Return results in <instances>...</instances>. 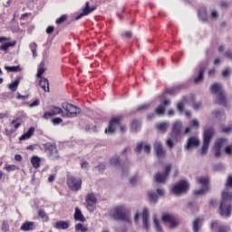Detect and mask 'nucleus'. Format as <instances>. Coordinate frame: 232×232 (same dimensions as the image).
<instances>
[{"label":"nucleus","mask_w":232,"mask_h":232,"mask_svg":"<svg viewBox=\"0 0 232 232\" xmlns=\"http://www.w3.org/2000/svg\"><path fill=\"white\" fill-rule=\"evenodd\" d=\"M215 137V130L213 128L205 129L203 133V146L200 150L201 155H207L208 150H209V144Z\"/></svg>","instance_id":"nucleus-1"},{"label":"nucleus","mask_w":232,"mask_h":232,"mask_svg":"<svg viewBox=\"0 0 232 232\" xmlns=\"http://www.w3.org/2000/svg\"><path fill=\"white\" fill-rule=\"evenodd\" d=\"M189 190V182L188 180L182 179L176 184H174L171 188V192L173 195L177 197H180L182 195H186Z\"/></svg>","instance_id":"nucleus-2"},{"label":"nucleus","mask_w":232,"mask_h":232,"mask_svg":"<svg viewBox=\"0 0 232 232\" xmlns=\"http://www.w3.org/2000/svg\"><path fill=\"white\" fill-rule=\"evenodd\" d=\"M198 184L202 186V188L196 190L194 195L198 197H202V195H206L209 191V179L206 177H200L197 179Z\"/></svg>","instance_id":"nucleus-3"},{"label":"nucleus","mask_w":232,"mask_h":232,"mask_svg":"<svg viewBox=\"0 0 232 232\" xmlns=\"http://www.w3.org/2000/svg\"><path fill=\"white\" fill-rule=\"evenodd\" d=\"M142 218V224H143V227L144 229H146V231H149L150 226V210H148V208H144L142 213H136L135 217H134V222H136V224L139 223V218Z\"/></svg>","instance_id":"nucleus-4"},{"label":"nucleus","mask_w":232,"mask_h":232,"mask_svg":"<svg viewBox=\"0 0 232 232\" xmlns=\"http://www.w3.org/2000/svg\"><path fill=\"white\" fill-rule=\"evenodd\" d=\"M62 108L66 111L65 117H77L81 113V108L69 102L62 103Z\"/></svg>","instance_id":"nucleus-5"},{"label":"nucleus","mask_w":232,"mask_h":232,"mask_svg":"<svg viewBox=\"0 0 232 232\" xmlns=\"http://www.w3.org/2000/svg\"><path fill=\"white\" fill-rule=\"evenodd\" d=\"M67 186L72 191H80L81 188H82V179L69 176L67 178Z\"/></svg>","instance_id":"nucleus-6"},{"label":"nucleus","mask_w":232,"mask_h":232,"mask_svg":"<svg viewBox=\"0 0 232 232\" xmlns=\"http://www.w3.org/2000/svg\"><path fill=\"white\" fill-rule=\"evenodd\" d=\"M117 220H121L122 222H131V218H130V214L128 213V208H126V206H118Z\"/></svg>","instance_id":"nucleus-7"},{"label":"nucleus","mask_w":232,"mask_h":232,"mask_svg":"<svg viewBox=\"0 0 232 232\" xmlns=\"http://www.w3.org/2000/svg\"><path fill=\"white\" fill-rule=\"evenodd\" d=\"M170 172H171V164H168L165 167L164 173L158 172L154 176L156 182H158V184H164L166 182V180H168V177H169Z\"/></svg>","instance_id":"nucleus-8"},{"label":"nucleus","mask_w":232,"mask_h":232,"mask_svg":"<svg viewBox=\"0 0 232 232\" xmlns=\"http://www.w3.org/2000/svg\"><path fill=\"white\" fill-rule=\"evenodd\" d=\"M211 92L212 93H216V95L218 96L220 104H226V93H224L221 83H214L211 86Z\"/></svg>","instance_id":"nucleus-9"},{"label":"nucleus","mask_w":232,"mask_h":232,"mask_svg":"<svg viewBox=\"0 0 232 232\" xmlns=\"http://www.w3.org/2000/svg\"><path fill=\"white\" fill-rule=\"evenodd\" d=\"M45 150L49 154V159H51V160H59V150H57V146L54 143H46Z\"/></svg>","instance_id":"nucleus-10"},{"label":"nucleus","mask_w":232,"mask_h":232,"mask_svg":"<svg viewBox=\"0 0 232 232\" xmlns=\"http://www.w3.org/2000/svg\"><path fill=\"white\" fill-rule=\"evenodd\" d=\"M183 128H184V125H182V122L175 121L172 125V130L170 133L172 139H175L176 140H178V139H180L182 135Z\"/></svg>","instance_id":"nucleus-11"},{"label":"nucleus","mask_w":232,"mask_h":232,"mask_svg":"<svg viewBox=\"0 0 232 232\" xmlns=\"http://www.w3.org/2000/svg\"><path fill=\"white\" fill-rule=\"evenodd\" d=\"M162 220L163 222H165V224H168L170 229H173L179 226V221L177 220V218H175L174 216L169 213L163 214Z\"/></svg>","instance_id":"nucleus-12"},{"label":"nucleus","mask_w":232,"mask_h":232,"mask_svg":"<svg viewBox=\"0 0 232 232\" xmlns=\"http://www.w3.org/2000/svg\"><path fill=\"white\" fill-rule=\"evenodd\" d=\"M219 213L221 217H224L225 218H229L232 213V206L227 205L226 201H221V204L219 206Z\"/></svg>","instance_id":"nucleus-13"},{"label":"nucleus","mask_w":232,"mask_h":232,"mask_svg":"<svg viewBox=\"0 0 232 232\" xmlns=\"http://www.w3.org/2000/svg\"><path fill=\"white\" fill-rule=\"evenodd\" d=\"M85 202L87 205L88 211H90L91 213H93V208H95V204H97V198L95 197V194L93 193L87 194L85 197Z\"/></svg>","instance_id":"nucleus-14"},{"label":"nucleus","mask_w":232,"mask_h":232,"mask_svg":"<svg viewBox=\"0 0 232 232\" xmlns=\"http://www.w3.org/2000/svg\"><path fill=\"white\" fill-rule=\"evenodd\" d=\"M224 146H227V139L220 138V139L217 140V141L215 143L216 157H221L222 152L220 151V150H222V148H224Z\"/></svg>","instance_id":"nucleus-15"},{"label":"nucleus","mask_w":232,"mask_h":232,"mask_svg":"<svg viewBox=\"0 0 232 232\" xmlns=\"http://www.w3.org/2000/svg\"><path fill=\"white\" fill-rule=\"evenodd\" d=\"M212 229H218V232H229L231 231V227L229 225H220L218 221H212Z\"/></svg>","instance_id":"nucleus-16"},{"label":"nucleus","mask_w":232,"mask_h":232,"mask_svg":"<svg viewBox=\"0 0 232 232\" xmlns=\"http://www.w3.org/2000/svg\"><path fill=\"white\" fill-rule=\"evenodd\" d=\"M187 103H188V98L184 97L183 100L178 103L177 109L179 111V113H185V116L189 118L191 117V111H184V106H186Z\"/></svg>","instance_id":"nucleus-17"},{"label":"nucleus","mask_w":232,"mask_h":232,"mask_svg":"<svg viewBox=\"0 0 232 232\" xmlns=\"http://www.w3.org/2000/svg\"><path fill=\"white\" fill-rule=\"evenodd\" d=\"M95 8V6L90 7V2H86L85 8L82 10V13H81L78 16L75 17V21H79V19L84 17V15L92 14V12H94Z\"/></svg>","instance_id":"nucleus-18"},{"label":"nucleus","mask_w":232,"mask_h":232,"mask_svg":"<svg viewBox=\"0 0 232 232\" xmlns=\"http://www.w3.org/2000/svg\"><path fill=\"white\" fill-rule=\"evenodd\" d=\"M115 130H117V117L111 119L108 129H105V133L107 135H113V133H115Z\"/></svg>","instance_id":"nucleus-19"},{"label":"nucleus","mask_w":232,"mask_h":232,"mask_svg":"<svg viewBox=\"0 0 232 232\" xmlns=\"http://www.w3.org/2000/svg\"><path fill=\"white\" fill-rule=\"evenodd\" d=\"M154 149L156 150L157 156L160 159H162V157L166 156V151L164 150V146H162V142L160 141H156L154 143Z\"/></svg>","instance_id":"nucleus-20"},{"label":"nucleus","mask_w":232,"mask_h":232,"mask_svg":"<svg viewBox=\"0 0 232 232\" xmlns=\"http://www.w3.org/2000/svg\"><path fill=\"white\" fill-rule=\"evenodd\" d=\"M142 150L145 151V153H150L151 151V145L150 144H144V143H139L135 149L136 153H142Z\"/></svg>","instance_id":"nucleus-21"},{"label":"nucleus","mask_w":232,"mask_h":232,"mask_svg":"<svg viewBox=\"0 0 232 232\" xmlns=\"http://www.w3.org/2000/svg\"><path fill=\"white\" fill-rule=\"evenodd\" d=\"M200 144V140L197 137H191L188 139V143L186 145L187 150H191V148H197Z\"/></svg>","instance_id":"nucleus-22"},{"label":"nucleus","mask_w":232,"mask_h":232,"mask_svg":"<svg viewBox=\"0 0 232 232\" xmlns=\"http://www.w3.org/2000/svg\"><path fill=\"white\" fill-rule=\"evenodd\" d=\"M35 227V222L26 221L21 226L20 229L21 231H34Z\"/></svg>","instance_id":"nucleus-23"},{"label":"nucleus","mask_w":232,"mask_h":232,"mask_svg":"<svg viewBox=\"0 0 232 232\" xmlns=\"http://www.w3.org/2000/svg\"><path fill=\"white\" fill-rule=\"evenodd\" d=\"M39 84L44 92H50V82L47 80V78H40Z\"/></svg>","instance_id":"nucleus-24"},{"label":"nucleus","mask_w":232,"mask_h":232,"mask_svg":"<svg viewBox=\"0 0 232 232\" xmlns=\"http://www.w3.org/2000/svg\"><path fill=\"white\" fill-rule=\"evenodd\" d=\"M117 126L121 133L126 132L128 127L122 122V116L117 117Z\"/></svg>","instance_id":"nucleus-25"},{"label":"nucleus","mask_w":232,"mask_h":232,"mask_svg":"<svg viewBox=\"0 0 232 232\" xmlns=\"http://www.w3.org/2000/svg\"><path fill=\"white\" fill-rule=\"evenodd\" d=\"M169 128V121H163L157 124V129L159 130V131H161V133H166Z\"/></svg>","instance_id":"nucleus-26"},{"label":"nucleus","mask_w":232,"mask_h":232,"mask_svg":"<svg viewBox=\"0 0 232 232\" xmlns=\"http://www.w3.org/2000/svg\"><path fill=\"white\" fill-rule=\"evenodd\" d=\"M74 220H77L78 222H86V218L79 208H75Z\"/></svg>","instance_id":"nucleus-27"},{"label":"nucleus","mask_w":232,"mask_h":232,"mask_svg":"<svg viewBox=\"0 0 232 232\" xmlns=\"http://www.w3.org/2000/svg\"><path fill=\"white\" fill-rule=\"evenodd\" d=\"M35 132V129L34 127H31L27 132L24 133L20 138L19 140H28L34 135Z\"/></svg>","instance_id":"nucleus-28"},{"label":"nucleus","mask_w":232,"mask_h":232,"mask_svg":"<svg viewBox=\"0 0 232 232\" xmlns=\"http://www.w3.org/2000/svg\"><path fill=\"white\" fill-rule=\"evenodd\" d=\"M227 200L232 201V192L227 190V188H225L222 191V200H221V202H227Z\"/></svg>","instance_id":"nucleus-29"},{"label":"nucleus","mask_w":232,"mask_h":232,"mask_svg":"<svg viewBox=\"0 0 232 232\" xmlns=\"http://www.w3.org/2000/svg\"><path fill=\"white\" fill-rule=\"evenodd\" d=\"M55 229H68L70 227V222L68 221H58L53 226Z\"/></svg>","instance_id":"nucleus-30"},{"label":"nucleus","mask_w":232,"mask_h":232,"mask_svg":"<svg viewBox=\"0 0 232 232\" xmlns=\"http://www.w3.org/2000/svg\"><path fill=\"white\" fill-rule=\"evenodd\" d=\"M31 164L33 168L39 169V168H41V158H39V156H33L31 158Z\"/></svg>","instance_id":"nucleus-31"},{"label":"nucleus","mask_w":232,"mask_h":232,"mask_svg":"<svg viewBox=\"0 0 232 232\" xmlns=\"http://www.w3.org/2000/svg\"><path fill=\"white\" fill-rule=\"evenodd\" d=\"M202 223H203L202 218H196L193 221V225H192L193 231L194 232L200 231V227H202Z\"/></svg>","instance_id":"nucleus-32"},{"label":"nucleus","mask_w":232,"mask_h":232,"mask_svg":"<svg viewBox=\"0 0 232 232\" xmlns=\"http://www.w3.org/2000/svg\"><path fill=\"white\" fill-rule=\"evenodd\" d=\"M51 111H52L53 117H55V115H63V117H64V111L60 107L53 105Z\"/></svg>","instance_id":"nucleus-33"},{"label":"nucleus","mask_w":232,"mask_h":232,"mask_svg":"<svg viewBox=\"0 0 232 232\" xmlns=\"http://www.w3.org/2000/svg\"><path fill=\"white\" fill-rule=\"evenodd\" d=\"M140 130V121L134 120L130 124V131L137 132Z\"/></svg>","instance_id":"nucleus-34"},{"label":"nucleus","mask_w":232,"mask_h":232,"mask_svg":"<svg viewBox=\"0 0 232 232\" xmlns=\"http://www.w3.org/2000/svg\"><path fill=\"white\" fill-rule=\"evenodd\" d=\"M153 222L157 232H164L162 227L160 226V222L159 221V219H157V216H154Z\"/></svg>","instance_id":"nucleus-35"},{"label":"nucleus","mask_w":232,"mask_h":232,"mask_svg":"<svg viewBox=\"0 0 232 232\" xmlns=\"http://www.w3.org/2000/svg\"><path fill=\"white\" fill-rule=\"evenodd\" d=\"M204 81V69H200L198 77L195 78L194 82L198 84Z\"/></svg>","instance_id":"nucleus-36"},{"label":"nucleus","mask_w":232,"mask_h":232,"mask_svg":"<svg viewBox=\"0 0 232 232\" xmlns=\"http://www.w3.org/2000/svg\"><path fill=\"white\" fill-rule=\"evenodd\" d=\"M149 198H150V202L157 203V201L159 200V196H157L156 191H150L149 192Z\"/></svg>","instance_id":"nucleus-37"},{"label":"nucleus","mask_w":232,"mask_h":232,"mask_svg":"<svg viewBox=\"0 0 232 232\" xmlns=\"http://www.w3.org/2000/svg\"><path fill=\"white\" fill-rule=\"evenodd\" d=\"M15 44H16L15 42L4 44L3 45L0 46V50H2V52H7L8 48L12 46H15Z\"/></svg>","instance_id":"nucleus-38"},{"label":"nucleus","mask_w":232,"mask_h":232,"mask_svg":"<svg viewBox=\"0 0 232 232\" xmlns=\"http://www.w3.org/2000/svg\"><path fill=\"white\" fill-rule=\"evenodd\" d=\"M198 17L200 19V21L206 22L208 21V13L206 12V10L202 9L198 12Z\"/></svg>","instance_id":"nucleus-39"},{"label":"nucleus","mask_w":232,"mask_h":232,"mask_svg":"<svg viewBox=\"0 0 232 232\" xmlns=\"http://www.w3.org/2000/svg\"><path fill=\"white\" fill-rule=\"evenodd\" d=\"M44 63H41L38 67V72L36 74V77H38V79L43 78V73H44L46 72V68H44Z\"/></svg>","instance_id":"nucleus-40"},{"label":"nucleus","mask_w":232,"mask_h":232,"mask_svg":"<svg viewBox=\"0 0 232 232\" xmlns=\"http://www.w3.org/2000/svg\"><path fill=\"white\" fill-rule=\"evenodd\" d=\"M17 86H19V79H16L14 82H11L8 85V88L12 91V92H15V90H17Z\"/></svg>","instance_id":"nucleus-41"},{"label":"nucleus","mask_w":232,"mask_h":232,"mask_svg":"<svg viewBox=\"0 0 232 232\" xmlns=\"http://www.w3.org/2000/svg\"><path fill=\"white\" fill-rule=\"evenodd\" d=\"M165 111H166V108H164V105H160L155 110V113L157 115H164Z\"/></svg>","instance_id":"nucleus-42"},{"label":"nucleus","mask_w":232,"mask_h":232,"mask_svg":"<svg viewBox=\"0 0 232 232\" xmlns=\"http://www.w3.org/2000/svg\"><path fill=\"white\" fill-rule=\"evenodd\" d=\"M75 229L76 231H81V232H86L88 231V227H84V225L81 224V223H78L76 226H75Z\"/></svg>","instance_id":"nucleus-43"},{"label":"nucleus","mask_w":232,"mask_h":232,"mask_svg":"<svg viewBox=\"0 0 232 232\" xmlns=\"http://www.w3.org/2000/svg\"><path fill=\"white\" fill-rule=\"evenodd\" d=\"M5 69L7 72H19V71H21V68L19 66H8V65H5Z\"/></svg>","instance_id":"nucleus-44"},{"label":"nucleus","mask_w":232,"mask_h":232,"mask_svg":"<svg viewBox=\"0 0 232 232\" xmlns=\"http://www.w3.org/2000/svg\"><path fill=\"white\" fill-rule=\"evenodd\" d=\"M226 189H232V176H228L225 184Z\"/></svg>","instance_id":"nucleus-45"},{"label":"nucleus","mask_w":232,"mask_h":232,"mask_svg":"<svg viewBox=\"0 0 232 232\" xmlns=\"http://www.w3.org/2000/svg\"><path fill=\"white\" fill-rule=\"evenodd\" d=\"M38 216L43 218V220H48V215L44 211V209L38 210Z\"/></svg>","instance_id":"nucleus-46"},{"label":"nucleus","mask_w":232,"mask_h":232,"mask_svg":"<svg viewBox=\"0 0 232 232\" xmlns=\"http://www.w3.org/2000/svg\"><path fill=\"white\" fill-rule=\"evenodd\" d=\"M66 19H68V15H66V14L62 15L61 17H59L56 20V24H63V23H64V21H66Z\"/></svg>","instance_id":"nucleus-47"},{"label":"nucleus","mask_w":232,"mask_h":232,"mask_svg":"<svg viewBox=\"0 0 232 232\" xmlns=\"http://www.w3.org/2000/svg\"><path fill=\"white\" fill-rule=\"evenodd\" d=\"M51 117H53V113L52 112V111H45L43 115V119H45V121H48V119H50Z\"/></svg>","instance_id":"nucleus-48"},{"label":"nucleus","mask_w":232,"mask_h":232,"mask_svg":"<svg viewBox=\"0 0 232 232\" xmlns=\"http://www.w3.org/2000/svg\"><path fill=\"white\" fill-rule=\"evenodd\" d=\"M11 126H13V128L14 130H17L20 126H21V122H19V121L17 120H14L12 122H11Z\"/></svg>","instance_id":"nucleus-49"},{"label":"nucleus","mask_w":232,"mask_h":232,"mask_svg":"<svg viewBox=\"0 0 232 232\" xmlns=\"http://www.w3.org/2000/svg\"><path fill=\"white\" fill-rule=\"evenodd\" d=\"M193 109L196 111L201 110L202 109V102H197L193 103Z\"/></svg>","instance_id":"nucleus-50"},{"label":"nucleus","mask_w":232,"mask_h":232,"mask_svg":"<svg viewBox=\"0 0 232 232\" xmlns=\"http://www.w3.org/2000/svg\"><path fill=\"white\" fill-rule=\"evenodd\" d=\"M222 75L224 77H229V75H231V69L227 68L222 72Z\"/></svg>","instance_id":"nucleus-51"},{"label":"nucleus","mask_w":232,"mask_h":232,"mask_svg":"<svg viewBox=\"0 0 232 232\" xmlns=\"http://www.w3.org/2000/svg\"><path fill=\"white\" fill-rule=\"evenodd\" d=\"M156 193H158L159 197H164L166 190H164V188H157Z\"/></svg>","instance_id":"nucleus-52"},{"label":"nucleus","mask_w":232,"mask_h":232,"mask_svg":"<svg viewBox=\"0 0 232 232\" xmlns=\"http://www.w3.org/2000/svg\"><path fill=\"white\" fill-rule=\"evenodd\" d=\"M148 108H150V104H148V103L140 105L138 108V111H142L144 110H148Z\"/></svg>","instance_id":"nucleus-53"},{"label":"nucleus","mask_w":232,"mask_h":232,"mask_svg":"<svg viewBox=\"0 0 232 232\" xmlns=\"http://www.w3.org/2000/svg\"><path fill=\"white\" fill-rule=\"evenodd\" d=\"M52 122L54 126H57L63 122V120L61 118H54L53 119Z\"/></svg>","instance_id":"nucleus-54"},{"label":"nucleus","mask_w":232,"mask_h":232,"mask_svg":"<svg viewBox=\"0 0 232 232\" xmlns=\"http://www.w3.org/2000/svg\"><path fill=\"white\" fill-rule=\"evenodd\" d=\"M16 168L17 167L15 165H8L5 167V169L7 171H15Z\"/></svg>","instance_id":"nucleus-55"},{"label":"nucleus","mask_w":232,"mask_h":232,"mask_svg":"<svg viewBox=\"0 0 232 232\" xmlns=\"http://www.w3.org/2000/svg\"><path fill=\"white\" fill-rule=\"evenodd\" d=\"M96 168L98 171L102 172L106 169V165H104V163H100Z\"/></svg>","instance_id":"nucleus-56"},{"label":"nucleus","mask_w":232,"mask_h":232,"mask_svg":"<svg viewBox=\"0 0 232 232\" xmlns=\"http://www.w3.org/2000/svg\"><path fill=\"white\" fill-rule=\"evenodd\" d=\"M211 19H218V12L217 10H213L210 14Z\"/></svg>","instance_id":"nucleus-57"},{"label":"nucleus","mask_w":232,"mask_h":232,"mask_svg":"<svg viewBox=\"0 0 232 232\" xmlns=\"http://www.w3.org/2000/svg\"><path fill=\"white\" fill-rule=\"evenodd\" d=\"M81 168L82 169H88L90 168V163L88 161H83L81 164Z\"/></svg>","instance_id":"nucleus-58"},{"label":"nucleus","mask_w":232,"mask_h":232,"mask_svg":"<svg viewBox=\"0 0 232 232\" xmlns=\"http://www.w3.org/2000/svg\"><path fill=\"white\" fill-rule=\"evenodd\" d=\"M167 146H169L170 149L173 148V146H175V143L173 142V140H171V138H169L167 140V142H166Z\"/></svg>","instance_id":"nucleus-59"},{"label":"nucleus","mask_w":232,"mask_h":232,"mask_svg":"<svg viewBox=\"0 0 232 232\" xmlns=\"http://www.w3.org/2000/svg\"><path fill=\"white\" fill-rule=\"evenodd\" d=\"M225 151L227 155H232V145H228L226 147Z\"/></svg>","instance_id":"nucleus-60"},{"label":"nucleus","mask_w":232,"mask_h":232,"mask_svg":"<svg viewBox=\"0 0 232 232\" xmlns=\"http://www.w3.org/2000/svg\"><path fill=\"white\" fill-rule=\"evenodd\" d=\"M137 180H139V179L137 178V176H133L132 178H130V183L132 186H135V184H137Z\"/></svg>","instance_id":"nucleus-61"},{"label":"nucleus","mask_w":232,"mask_h":232,"mask_svg":"<svg viewBox=\"0 0 232 232\" xmlns=\"http://www.w3.org/2000/svg\"><path fill=\"white\" fill-rule=\"evenodd\" d=\"M39 104H40L39 100H35L34 102H32V103L29 105V107H30V108H35V106H39Z\"/></svg>","instance_id":"nucleus-62"},{"label":"nucleus","mask_w":232,"mask_h":232,"mask_svg":"<svg viewBox=\"0 0 232 232\" xmlns=\"http://www.w3.org/2000/svg\"><path fill=\"white\" fill-rule=\"evenodd\" d=\"M46 34H48V35H50L51 34H53V26L47 27Z\"/></svg>","instance_id":"nucleus-63"},{"label":"nucleus","mask_w":232,"mask_h":232,"mask_svg":"<svg viewBox=\"0 0 232 232\" xmlns=\"http://www.w3.org/2000/svg\"><path fill=\"white\" fill-rule=\"evenodd\" d=\"M226 57H227V59H230V61H232V52L228 51L225 53Z\"/></svg>","instance_id":"nucleus-64"}]
</instances>
